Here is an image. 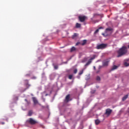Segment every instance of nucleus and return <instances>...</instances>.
Here are the masks:
<instances>
[{"label": "nucleus", "instance_id": "13", "mask_svg": "<svg viewBox=\"0 0 129 129\" xmlns=\"http://www.w3.org/2000/svg\"><path fill=\"white\" fill-rule=\"evenodd\" d=\"M95 124L97 125L99 124V123H100V120H99V119H96L95 120Z\"/></svg>", "mask_w": 129, "mask_h": 129}, {"label": "nucleus", "instance_id": "7", "mask_svg": "<svg viewBox=\"0 0 129 129\" xmlns=\"http://www.w3.org/2000/svg\"><path fill=\"white\" fill-rule=\"evenodd\" d=\"M111 112H112V110L110 109H107L106 110L105 114H106L108 116L110 115Z\"/></svg>", "mask_w": 129, "mask_h": 129}, {"label": "nucleus", "instance_id": "25", "mask_svg": "<svg viewBox=\"0 0 129 129\" xmlns=\"http://www.w3.org/2000/svg\"><path fill=\"white\" fill-rule=\"evenodd\" d=\"M74 73H75V74H76V73H77V69H75L74 70Z\"/></svg>", "mask_w": 129, "mask_h": 129}, {"label": "nucleus", "instance_id": "9", "mask_svg": "<svg viewBox=\"0 0 129 129\" xmlns=\"http://www.w3.org/2000/svg\"><path fill=\"white\" fill-rule=\"evenodd\" d=\"M32 100H33L34 104H38V100H37V99L35 97H33Z\"/></svg>", "mask_w": 129, "mask_h": 129}, {"label": "nucleus", "instance_id": "22", "mask_svg": "<svg viewBox=\"0 0 129 129\" xmlns=\"http://www.w3.org/2000/svg\"><path fill=\"white\" fill-rule=\"evenodd\" d=\"M75 37H77V33H74V34L73 35V38H74Z\"/></svg>", "mask_w": 129, "mask_h": 129}, {"label": "nucleus", "instance_id": "21", "mask_svg": "<svg viewBox=\"0 0 129 129\" xmlns=\"http://www.w3.org/2000/svg\"><path fill=\"white\" fill-rule=\"evenodd\" d=\"M73 77V75H70L69 76V79H72Z\"/></svg>", "mask_w": 129, "mask_h": 129}, {"label": "nucleus", "instance_id": "6", "mask_svg": "<svg viewBox=\"0 0 129 129\" xmlns=\"http://www.w3.org/2000/svg\"><path fill=\"white\" fill-rule=\"evenodd\" d=\"M110 60L108 59H105L102 62V65L104 67H106L107 66H108V64L109 63Z\"/></svg>", "mask_w": 129, "mask_h": 129}, {"label": "nucleus", "instance_id": "24", "mask_svg": "<svg viewBox=\"0 0 129 129\" xmlns=\"http://www.w3.org/2000/svg\"><path fill=\"white\" fill-rule=\"evenodd\" d=\"M98 32H99V29H97L95 32L94 34H97V33H98Z\"/></svg>", "mask_w": 129, "mask_h": 129}, {"label": "nucleus", "instance_id": "3", "mask_svg": "<svg viewBox=\"0 0 129 129\" xmlns=\"http://www.w3.org/2000/svg\"><path fill=\"white\" fill-rule=\"evenodd\" d=\"M107 47V44H104V43H102L101 44L98 45L97 46V49H105Z\"/></svg>", "mask_w": 129, "mask_h": 129}, {"label": "nucleus", "instance_id": "10", "mask_svg": "<svg viewBox=\"0 0 129 129\" xmlns=\"http://www.w3.org/2000/svg\"><path fill=\"white\" fill-rule=\"evenodd\" d=\"M86 43H87V40L86 39H84L83 40V42L81 43V45L82 46H84L86 45Z\"/></svg>", "mask_w": 129, "mask_h": 129}, {"label": "nucleus", "instance_id": "37", "mask_svg": "<svg viewBox=\"0 0 129 129\" xmlns=\"http://www.w3.org/2000/svg\"><path fill=\"white\" fill-rule=\"evenodd\" d=\"M98 72H99V71L97 72V73H98Z\"/></svg>", "mask_w": 129, "mask_h": 129}, {"label": "nucleus", "instance_id": "38", "mask_svg": "<svg viewBox=\"0 0 129 129\" xmlns=\"http://www.w3.org/2000/svg\"><path fill=\"white\" fill-rule=\"evenodd\" d=\"M128 109H129V107H128Z\"/></svg>", "mask_w": 129, "mask_h": 129}, {"label": "nucleus", "instance_id": "27", "mask_svg": "<svg viewBox=\"0 0 129 129\" xmlns=\"http://www.w3.org/2000/svg\"><path fill=\"white\" fill-rule=\"evenodd\" d=\"M31 79H37V77H33L31 78Z\"/></svg>", "mask_w": 129, "mask_h": 129}, {"label": "nucleus", "instance_id": "35", "mask_svg": "<svg viewBox=\"0 0 129 129\" xmlns=\"http://www.w3.org/2000/svg\"><path fill=\"white\" fill-rule=\"evenodd\" d=\"M47 95H48V94H46V96H47Z\"/></svg>", "mask_w": 129, "mask_h": 129}, {"label": "nucleus", "instance_id": "17", "mask_svg": "<svg viewBox=\"0 0 129 129\" xmlns=\"http://www.w3.org/2000/svg\"><path fill=\"white\" fill-rule=\"evenodd\" d=\"M32 114H33V111H32V110H30L28 112V116H31L32 115Z\"/></svg>", "mask_w": 129, "mask_h": 129}, {"label": "nucleus", "instance_id": "19", "mask_svg": "<svg viewBox=\"0 0 129 129\" xmlns=\"http://www.w3.org/2000/svg\"><path fill=\"white\" fill-rule=\"evenodd\" d=\"M83 70H82V71H80L79 73V75H82V74H83Z\"/></svg>", "mask_w": 129, "mask_h": 129}, {"label": "nucleus", "instance_id": "14", "mask_svg": "<svg viewBox=\"0 0 129 129\" xmlns=\"http://www.w3.org/2000/svg\"><path fill=\"white\" fill-rule=\"evenodd\" d=\"M81 24L78 23H77L76 24V28H81Z\"/></svg>", "mask_w": 129, "mask_h": 129}, {"label": "nucleus", "instance_id": "2", "mask_svg": "<svg viewBox=\"0 0 129 129\" xmlns=\"http://www.w3.org/2000/svg\"><path fill=\"white\" fill-rule=\"evenodd\" d=\"M27 122L31 125H34L36 124V123H38V122L33 119V118H30L28 120H27Z\"/></svg>", "mask_w": 129, "mask_h": 129}, {"label": "nucleus", "instance_id": "12", "mask_svg": "<svg viewBox=\"0 0 129 129\" xmlns=\"http://www.w3.org/2000/svg\"><path fill=\"white\" fill-rule=\"evenodd\" d=\"M113 29L110 27L106 29V32H111Z\"/></svg>", "mask_w": 129, "mask_h": 129}, {"label": "nucleus", "instance_id": "5", "mask_svg": "<svg viewBox=\"0 0 129 129\" xmlns=\"http://www.w3.org/2000/svg\"><path fill=\"white\" fill-rule=\"evenodd\" d=\"M96 57V55H93L92 57H91V58L88 60V61L85 64V66H88V65L91 64V62H92V60H94Z\"/></svg>", "mask_w": 129, "mask_h": 129}, {"label": "nucleus", "instance_id": "20", "mask_svg": "<svg viewBox=\"0 0 129 129\" xmlns=\"http://www.w3.org/2000/svg\"><path fill=\"white\" fill-rule=\"evenodd\" d=\"M100 77H99V76H97V77H96V80L97 81H100Z\"/></svg>", "mask_w": 129, "mask_h": 129}, {"label": "nucleus", "instance_id": "36", "mask_svg": "<svg viewBox=\"0 0 129 129\" xmlns=\"http://www.w3.org/2000/svg\"><path fill=\"white\" fill-rule=\"evenodd\" d=\"M94 69H95V67H94Z\"/></svg>", "mask_w": 129, "mask_h": 129}, {"label": "nucleus", "instance_id": "26", "mask_svg": "<svg viewBox=\"0 0 129 129\" xmlns=\"http://www.w3.org/2000/svg\"><path fill=\"white\" fill-rule=\"evenodd\" d=\"M54 69H55V70H57V69H58V66H55L54 67Z\"/></svg>", "mask_w": 129, "mask_h": 129}, {"label": "nucleus", "instance_id": "18", "mask_svg": "<svg viewBox=\"0 0 129 129\" xmlns=\"http://www.w3.org/2000/svg\"><path fill=\"white\" fill-rule=\"evenodd\" d=\"M124 65L126 67H127V66H129V63H127L126 61H125V62H124Z\"/></svg>", "mask_w": 129, "mask_h": 129}, {"label": "nucleus", "instance_id": "8", "mask_svg": "<svg viewBox=\"0 0 129 129\" xmlns=\"http://www.w3.org/2000/svg\"><path fill=\"white\" fill-rule=\"evenodd\" d=\"M70 100H71V99L70 100V95L69 94V95H67V96L66 97L64 102H69V101H70Z\"/></svg>", "mask_w": 129, "mask_h": 129}, {"label": "nucleus", "instance_id": "28", "mask_svg": "<svg viewBox=\"0 0 129 129\" xmlns=\"http://www.w3.org/2000/svg\"><path fill=\"white\" fill-rule=\"evenodd\" d=\"M103 29V27H100L99 28V30H100V29Z\"/></svg>", "mask_w": 129, "mask_h": 129}, {"label": "nucleus", "instance_id": "30", "mask_svg": "<svg viewBox=\"0 0 129 129\" xmlns=\"http://www.w3.org/2000/svg\"><path fill=\"white\" fill-rule=\"evenodd\" d=\"M1 124H5V122H2Z\"/></svg>", "mask_w": 129, "mask_h": 129}, {"label": "nucleus", "instance_id": "34", "mask_svg": "<svg viewBox=\"0 0 129 129\" xmlns=\"http://www.w3.org/2000/svg\"><path fill=\"white\" fill-rule=\"evenodd\" d=\"M102 35H103V36H104V33H103Z\"/></svg>", "mask_w": 129, "mask_h": 129}, {"label": "nucleus", "instance_id": "4", "mask_svg": "<svg viewBox=\"0 0 129 129\" xmlns=\"http://www.w3.org/2000/svg\"><path fill=\"white\" fill-rule=\"evenodd\" d=\"M79 21L81 23L85 22L86 20H87V17L85 16H80L78 17Z\"/></svg>", "mask_w": 129, "mask_h": 129}, {"label": "nucleus", "instance_id": "33", "mask_svg": "<svg viewBox=\"0 0 129 129\" xmlns=\"http://www.w3.org/2000/svg\"><path fill=\"white\" fill-rule=\"evenodd\" d=\"M6 121H8V119H6Z\"/></svg>", "mask_w": 129, "mask_h": 129}, {"label": "nucleus", "instance_id": "1", "mask_svg": "<svg viewBox=\"0 0 129 129\" xmlns=\"http://www.w3.org/2000/svg\"><path fill=\"white\" fill-rule=\"evenodd\" d=\"M117 58H119V57H121L122 56H123L127 53V47L125 46H123L122 47H121L117 51Z\"/></svg>", "mask_w": 129, "mask_h": 129}, {"label": "nucleus", "instance_id": "29", "mask_svg": "<svg viewBox=\"0 0 129 129\" xmlns=\"http://www.w3.org/2000/svg\"><path fill=\"white\" fill-rule=\"evenodd\" d=\"M27 86H29V87H30V86H31V85L29 84H27Z\"/></svg>", "mask_w": 129, "mask_h": 129}, {"label": "nucleus", "instance_id": "16", "mask_svg": "<svg viewBox=\"0 0 129 129\" xmlns=\"http://www.w3.org/2000/svg\"><path fill=\"white\" fill-rule=\"evenodd\" d=\"M115 69H117V66H113V67L111 69V70H115Z\"/></svg>", "mask_w": 129, "mask_h": 129}, {"label": "nucleus", "instance_id": "23", "mask_svg": "<svg viewBox=\"0 0 129 129\" xmlns=\"http://www.w3.org/2000/svg\"><path fill=\"white\" fill-rule=\"evenodd\" d=\"M78 45H81V43L80 42H77L76 46H78Z\"/></svg>", "mask_w": 129, "mask_h": 129}, {"label": "nucleus", "instance_id": "15", "mask_svg": "<svg viewBox=\"0 0 129 129\" xmlns=\"http://www.w3.org/2000/svg\"><path fill=\"white\" fill-rule=\"evenodd\" d=\"M74 51H76V48H75V47L73 46L71 48V52H74Z\"/></svg>", "mask_w": 129, "mask_h": 129}, {"label": "nucleus", "instance_id": "32", "mask_svg": "<svg viewBox=\"0 0 129 129\" xmlns=\"http://www.w3.org/2000/svg\"><path fill=\"white\" fill-rule=\"evenodd\" d=\"M25 100L26 101V102H28V100H27V99H25Z\"/></svg>", "mask_w": 129, "mask_h": 129}, {"label": "nucleus", "instance_id": "31", "mask_svg": "<svg viewBox=\"0 0 129 129\" xmlns=\"http://www.w3.org/2000/svg\"><path fill=\"white\" fill-rule=\"evenodd\" d=\"M26 76H30V74H27L26 75Z\"/></svg>", "mask_w": 129, "mask_h": 129}, {"label": "nucleus", "instance_id": "11", "mask_svg": "<svg viewBox=\"0 0 129 129\" xmlns=\"http://www.w3.org/2000/svg\"><path fill=\"white\" fill-rule=\"evenodd\" d=\"M128 97V95H126L122 98V101H124Z\"/></svg>", "mask_w": 129, "mask_h": 129}]
</instances>
